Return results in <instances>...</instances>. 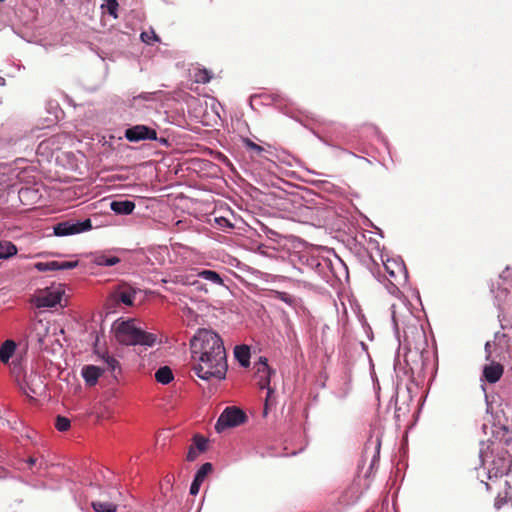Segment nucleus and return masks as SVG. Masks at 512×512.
<instances>
[{
	"label": "nucleus",
	"mask_w": 512,
	"mask_h": 512,
	"mask_svg": "<svg viewBox=\"0 0 512 512\" xmlns=\"http://www.w3.org/2000/svg\"><path fill=\"white\" fill-rule=\"evenodd\" d=\"M202 483L203 481H192V483H190V495H196Z\"/></svg>",
	"instance_id": "nucleus-39"
},
{
	"label": "nucleus",
	"mask_w": 512,
	"mask_h": 512,
	"mask_svg": "<svg viewBox=\"0 0 512 512\" xmlns=\"http://www.w3.org/2000/svg\"><path fill=\"white\" fill-rule=\"evenodd\" d=\"M105 362H107V365H109L110 371H115L119 369V364L117 363V360L113 358L110 354H105Z\"/></svg>",
	"instance_id": "nucleus-35"
},
{
	"label": "nucleus",
	"mask_w": 512,
	"mask_h": 512,
	"mask_svg": "<svg viewBox=\"0 0 512 512\" xmlns=\"http://www.w3.org/2000/svg\"><path fill=\"white\" fill-rule=\"evenodd\" d=\"M47 324L42 320L33 324V331L31 335V342L37 341L40 344L39 349H48V343L52 342V336L47 334Z\"/></svg>",
	"instance_id": "nucleus-14"
},
{
	"label": "nucleus",
	"mask_w": 512,
	"mask_h": 512,
	"mask_svg": "<svg viewBox=\"0 0 512 512\" xmlns=\"http://www.w3.org/2000/svg\"><path fill=\"white\" fill-rule=\"evenodd\" d=\"M489 448L488 442L481 441V448H479V461H481V465H484L486 458H488Z\"/></svg>",
	"instance_id": "nucleus-32"
},
{
	"label": "nucleus",
	"mask_w": 512,
	"mask_h": 512,
	"mask_svg": "<svg viewBox=\"0 0 512 512\" xmlns=\"http://www.w3.org/2000/svg\"><path fill=\"white\" fill-rule=\"evenodd\" d=\"M77 261H49L37 262L34 267L40 272L73 269L77 267Z\"/></svg>",
	"instance_id": "nucleus-16"
},
{
	"label": "nucleus",
	"mask_w": 512,
	"mask_h": 512,
	"mask_svg": "<svg viewBox=\"0 0 512 512\" xmlns=\"http://www.w3.org/2000/svg\"><path fill=\"white\" fill-rule=\"evenodd\" d=\"M344 385H346V386H347V382H346V383H344ZM346 394H347V387H346V388H344V390H342V392H341V393H339V397H343V396H345Z\"/></svg>",
	"instance_id": "nucleus-46"
},
{
	"label": "nucleus",
	"mask_w": 512,
	"mask_h": 512,
	"mask_svg": "<svg viewBox=\"0 0 512 512\" xmlns=\"http://www.w3.org/2000/svg\"><path fill=\"white\" fill-rule=\"evenodd\" d=\"M194 445H196V450L203 452L207 448V440L201 436H196L194 437Z\"/></svg>",
	"instance_id": "nucleus-34"
},
{
	"label": "nucleus",
	"mask_w": 512,
	"mask_h": 512,
	"mask_svg": "<svg viewBox=\"0 0 512 512\" xmlns=\"http://www.w3.org/2000/svg\"><path fill=\"white\" fill-rule=\"evenodd\" d=\"M244 143H245V146L253 151H255L256 153L260 154L263 152V148L261 146H259L258 144L254 143L253 141H251L250 139H245L244 140Z\"/></svg>",
	"instance_id": "nucleus-36"
},
{
	"label": "nucleus",
	"mask_w": 512,
	"mask_h": 512,
	"mask_svg": "<svg viewBox=\"0 0 512 512\" xmlns=\"http://www.w3.org/2000/svg\"><path fill=\"white\" fill-rule=\"evenodd\" d=\"M500 277L504 280H509L510 278L512 279V268L510 267H507L503 272L502 274L500 275Z\"/></svg>",
	"instance_id": "nucleus-41"
},
{
	"label": "nucleus",
	"mask_w": 512,
	"mask_h": 512,
	"mask_svg": "<svg viewBox=\"0 0 512 512\" xmlns=\"http://www.w3.org/2000/svg\"><path fill=\"white\" fill-rule=\"evenodd\" d=\"M408 412V406H396V420H400L401 418L404 417V415H406V413Z\"/></svg>",
	"instance_id": "nucleus-38"
},
{
	"label": "nucleus",
	"mask_w": 512,
	"mask_h": 512,
	"mask_svg": "<svg viewBox=\"0 0 512 512\" xmlns=\"http://www.w3.org/2000/svg\"><path fill=\"white\" fill-rule=\"evenodd\" d=\"M17 247L10 241H0V259H8L17 254Z\"/></svg>",
	"instance_id": "nucleus-22"
},
{
	"label": "nucleus",
	"mask_w": 512,
	"mask_h": 512,
	"mask_svg": "<svg viewBox=\"0 0 512 512\" xmlns=\"http://www.w3.org/2000/svg\"><path fill=\"white\" fill-rule=\"evenodd\" d=\"M245 422V414L237 407H226L223 413L219 415L215 423V431L221 433L227 428H234Z\"/></svg>",
	"instance_id": "nucleus-8"
},
{
	"label": "nucleus",
	"mask_w": 512,
	"mask_h": 512,
	"mask_svg": "<svg viewBox=\"0 0 512 512\" xmlns=\"http://www.w3.org/2000/svg\"><path fill=\"white\" fill-rule=\"evenodd\" d=\"M190 347L192 352H215L220 349L225 352L220 336L208 329H199L190 340Z\"/></svg>",
	"instance_id": "nucleus-5"
},
{
	"label": "nucleus",
	"mask_w": 512,
	"mask_h": 512,
	"mask_svg": "<svg viewBox=\"0 0 512 512\" xmlns=\"http://www.w3.org/2000/svg\"><path fill=\"white\" fill-rule=\"evenodd\" d=\"M364 330H365L367 339L371 342L372 341V336L370 335V333L368 332V330L365 327H364Z\"/></svg>",
	"instance_id": "nucleus-47"
},
{
	"label": "nucleus",
	"mask_w": 512,
	"mask_h": 512,
	"mask_svg": "<svg viewBox=\"0 0 512 512\" xmlns=\"http://www.w3.org/2000/svg\"><path fill=\"white\" fill-rule=\"evenodd\" d=\"M92 228V224L90 219H86L84 221H64L58 223L54 227V234L56 236H68L74 235L78 233H82L85 231H89Z\"/></svg>",
	"instance_id": "nucleus-9"
},
{
	"label": "nucleus",
	"mask_w": 512,
	"mask_h": 512,
	"mask_svg": "<svg viewBox=\"0 0 512 512\" xmlns=\"http://www.w3.org/2000/svg\"><path fill=\"white\" fill-rule=\"evenodd\" d=\"M140 38L144 43H147V44H152L155 41H159L158 36L156 35V33L153 30L142 32L140 35Z\"/></svg>",
	"instance_id": "nucleus-30"
},
{
	"label": "nucleus",
	"mask_w": 512,
	"mask_h": 512,
	"mask_svg": "<svg viewBox=\"0 0 512 512\" xmlns=\"http://www.w3.org/2000/svg\"><path fill=\"white\" fill-rule=\"evenodd\" d=\"M489 347H490V343H489V342H487V343H486V345H485L486 350H488V349H489Z\"/></svg>",
	"instance_id": "nucleus-49"
},
{
	"label": "nucleus",
	"mask_w": 512,
	"mask_h": 512,
	"mask_svg": "<svg viewBox=\"0 0 512 512\" xmlns=\"http://www.w3.org/2000/svg\"><path fill=\"white\" fill-rule=\"evenodd\" d=\"M64 295L61 285L49 287L37 292L33 298L34 305L38 308H50L59 304Z\"/></svg>",
	"instance_id": "nucleus-7"
},
{
	"label": "nucleus",
	"mask_w": 512,
	"mask_h": 512,
	"mask_svg": "<svg viewBox=\"0 0 512 512\" xmlns=\"http://www.w3.org/2000/svg\"><path fill=\"white\" fill-rule=\"evenodd\" d=\"M17 344L14 340H6L0 347L1 353L15 352Z\"/></svg>",
	"instance_id": "nucleus-31"
},
{
	"label": "nucleus",
	"mask_w": 512,
	"mask_h": 512,
	"mask_svg": "<svg viewBox=\"0 0 512 512\" xmlns=\"http://www.w3.org/2000/svg\"><path fill=\"white\" fill-rule=\"evenodd\" d=\"M111 332L115 340L124 345H140L143 347H153L157 342V337L145 332L136 319L119 318L115 320L111 327Z\"/></svg>",
	"instance_id": "nucleus-2"
},
{
	"label": "nucleus",
	"mask_w": 512,
	"mask_h": 512,
	"mask_svg": "<svg viewBox=\"0 0 512 512\" xmlns=\"http://www.w3.org/2000/svg\"><path fill=\"white\" fill-rule=\"evenodd\" d=\"M26 354H0V362L10 367L15 377L26 375Z\"/></svg>",
	"instance_id": "nucleus-11"
},
{
	"label": "nucleus",
	"mask_w": 512,
	"mask_h": 512,
	"mask_svg": "<svg viewBox=\"0 0 512 512\" xmlns=\"http://www.w3.org/2000/svg\"><path fill=\"white\" fill-rule=\"evenodd\" d=\"M234 357H236V360L240 362V365L242 367L247 368L248 367V361L250 360V354H234Z\"/></svg>",
	"instance_id": "nucleus-37"
},
{
	"label": "nucleus",
	"mask_w": 512,
	"mask_h": 512,
	"mask_svg": "<svg viewBox=\"0 0 512 512\" xmlns=\"http://www.w3.org/2000/svg\"><path fill=\"white\" fill-rule=\"evenodd\" d=\"M195 457H197V454L195 453V450L190 447V449H188V454H186V459H188V461H193L195 460Z\"/></svg>",
	"instance_id": "nucleus-43"
},
{
	"label": "nucleus",
	"mask_w": 512,
	"mask_h": 512,
	"mask_svg": "<svg viewBox=\"0 0 512 512\" xmlns=\"http://www.w3.org/2000/svg\"><path fill=\"white\" fill-rule=\"evenodd\" d=\"M92 262L98 266H114L120 262V259L107 254H95Z\"/></svg>",
	"instance_id": "nucleus-21"
},
{
	"label": "nucleus",
	"mask_w": 512,
	"mask_h": 512,
	"mask_svg": "<svg viewBox=\"0 0 512 512\" xmlns=\"http://www.w3.org/2000/svg\"><path fill=\"white\" fill-rule=\"evenodd\" d=\"M384 268L389 276V281L394 287L406 282L407 272L403 262L400 260L387 259L384 262Z\"/></svg>",
	"instance_id": "nucleus-10"
},
{
	"label": "nucleus",
	"mask_w": 512,
	"mask_h": 512,
	"mask_svg": "<svg viewBox=\"0 0 512 512\" xmlns=\"http://www.w3.org/2000/svg\"><path fill=\"white\" fill-rule=\"evenodd\" d=\"M503 503H505V499L501 497L496 498V501H494V508L500 509L503 506Z\"/></svg>",
	"instance_id": "nucleus-44"
},
{
	"label": "nucleus",
	"mask_w": 512,
	"mask_h": 512,
	"mask_svg": "<svg viewBox=\"0 0 512 512\" xmlns=\"http://www.w3.org/2000/svg\"><path fill=\"white\" fill-rule=\"evenodd\" d=\"M436 354H396L394 357V372L399 380L407 379L411 382L407 385V392L412 386L423 380L431 366L437 361Z\"/></svg>",
	"instance_id": "nucleus-1"
},
{
	"label": "nucleus",
	"mask_w": 512,
	"mask_h": 512,
	"mask_svg": "<svg viewBox=\"0 0 512 512\" xmlns=\"http://www.w3.org/2000/svg\"><path fill=\"white\" fill-rule=\"evenodd\" d=\"M110 208L116 214L129 215L135 209V203L129 200L112 201Z\"/></svg>",
	"instance_id": "nucleus-19"
},
{
	"label": "nucleus",
	"mask_w": 512,
	"mask_h": 512,
	"mask_svg": "<svg viewBox=\"0 0 512 512\" xmlns=\"http://www.w3.org/2000/svg\"><path fill=\"white\" fill-rule=\"evenodd\" d=\"M102 375V369L94 365L82 367V378L86 381V386L92 387L96 385L98 378Z\"/></svg>",
	"instance_id": "nucleus-18"
},
{
	"label": "nucleus",
	"mask_w": 512,
	"mask_h": 512,
	"mask_svg": "<svg viewBox=\"0 0 512 512\" xmlns=\"http://www.w3.org/2000/svg\"><path fill=\"white\" fill-rule=\"evenodd\" d=\"M359 345H360L361 349L364 350V351H368L369 349H371L369 344L366 343L364 340H360L359 341Z\"/></svg>",
	"instance_id": "nucleus-45"
},
{
	"label": "nucleus",
	"mask_w": 512,
	"mask_h": 512,
	"mask_svg": "<svg viewBox=\"0 0 512 512\" xmlns=\"http://www.w3.org/2000/svg\"><path fill=\"white\" fill-rule=\"evenodd\" d=\"M92 508L95 512H115V505L109 502L94 501Z\"/></svg>",
	"instance_id": "nucleus-27"
},
{
	"label": "nucleus",
	"mask_w": 512,
	"mask_h": 512,
	"mask_svg": "<svg viewBox=\"0 0 512 512\" xmlns=\"http://www.w3.org/2000/svg\"><path fill=\"white\" fill-rule=\"evenodd\" d=\"M380 445H381V444L379 443V439H377V450H379V446H380Z\"/></svg>",
	"instance_id": "nucleus-50"
},
{
	"label": "nucleus",
	"mask_w": 512,
	"mask_h": 512,
	"mask_svg": "<svg viewBox=\"0 0 512 512\" xmlns=\"http://www.w3.org/2000/svg\"><path fill=\"white\" fill-rule=\"evenodd\" d=\"M211 76L207 70H200L195 74V81L198 83H207Z\"/></svg>",
	"instance_id": "nucleus-33"
},
{
	"label": "nucleus",
	"mask_w": 512,
	"mask_h": 512,
	"mask_svg": "<svg viewBox=\"0 0 512 512\" xmlns=\"http://www.w3.org/2000/svg\"><path fill=\"white\" fill-rule=\"evenodd\" d=\"M233 352H250V347L246 344L236 345Z\"/></svg>",
	"instance_id": "nucleus-42"
},
{
	"label": "nucleus",
	"mask_w": 512,
	"mask_h": 512,
	"mask_svg": "<svg viewBox=\"0 0 512 512\" xmlns=\"http://www.w3.org/2000/svg\"><path fill=\"white\" fill-rule=\"evenodd\" d=\"M104 3L101 5V8L107 12L109 15H111L113 18H117L118 17V14H117V11H118V7H119V4L117 2V0H103Z\"/></svg>",
	"instance_id": "nucleus-26"
},
{
	"label": "nucleus",
	"mask_w": 512,
	"mask_h": 512,
	"mask_svg": "<svg viewBox=\"0 0 512 512\" xmlns=\"http://www.w3.org/2000/svg\"><path fill=\"white\" fill-rule=\"evenodd\" d=\"M273 373V370L267 366V359L265 357H259V360L255 362V376L257 378L261 379V382H259V386H261V389H266V399H269V395H271V388H269V377H271V374Z\"/></svg>",
	"instance_id": "nucleus-13"
},
{
	"label": "nucleus",
	"mask_w": 512,
	"mask_h": 512,
	"mask_svg": "<svg viewBox=\"0 0 512 512\" xmlns=\"http://www.w3.org/2000/svg\"><path fill=\"white\" fill-rule=\"evenodd\" d=\"M501 375H503V367L501 364L493 361L483 366V380L494 384L501 378Z\"/></svg>",
	"instance_id": "nucleus-17"
},
{
	"label": "nucleus",
	"mask_w": 512,
	"mask_h": 512,
	"mask_svg": "<svg viewBox=\"0 0 512 512\" xmlns=\"http://www.w3.org/2000/svg\"><path fill=\"white\" fill-rule=\"evenodd\" d=\"M500 293L506 295L507 294V288H504Z\"/></svg>",
	"instance_id": "nucleus-48"
},
{
	"label": "nucleus",
	"mask_w": 512,
	"mask_h": 512,
	"mask_svg": "<svg viewBox=\"0 0 512 512\" xmlns=\"http://www.w3.org/2000/svg\"><path fill=\"white\" fill-rule=\"evenodd\" d=\"M225 369V354H200L198 362L192 367L194 374L202 380L224 379Z\"/></svg>",
	"instance_id": "nucleus-4"
},
{
	"label": "nucleus",
	"mask_w": 512,
	"mask_h": 512,
	"mask_svg": "<svg viewBox=\"0 0 512 512\" xmlns=\"http://www.w3.org/2000/svg\"><path fill=\"white\" fill-rule=\"evenodd\" d=\"M154 379H156V382L167 386L174 378L172 377V371H170V368L168 366H163L154 372Z\"/></svg>",
	"instance_id": "nucleus-20"
},
{
	"label": "nucleus",
	"mask_w": 512,
	"mask_h": 512,
	"mask_svg": "<svg viewBox=\"0 0 512 512\" xmlns=\"http://www.w3.org/2000/svg\"><path fill=\"white\" fill-rule=\"evenodd\" d=\"M212 471V464L209 462H206L198 468V471H196V474H194V479L192 481H198L203 482L205 481V478H207V475Z\"/></svg>",
	"instance_id": "nucleus-25"
},
{
	"label": "nucleus",
	"mask_w": 512,
	"mask_h": 512,
	"mask_svg": "<svg viewBox=\"0 0 512 512\" xmlns=\"http://www.w3.org/2000/svg\"><path fill=\"white\" fill-rule=\"evenodd\" d=\"M125 137L130 142H138L141 140H156L157 133L145 125H136L125 131Z\"/></svg>",
	"instance_id": "nucleus-12"
},
{
	"label": "nucleus",
	"mask_w": 512,
	"mask_h": 512,
	"mask_svg": "<svg viewBox=\"0 0 512 512\" xmlns=\"http://www.w3.org/2000/svg\"><path fill=\"white\" fill-rule=\"evenodd\" d=\"M509 472V455L506 456H498L493 459V464L489 467V471H487V475H489V479L499 478L504 475H507Z\"/></svg>",
	"instance_id": "nucleus-15"
},
{
	"label": "nucleus",
	"mask_w": 512,
	"mask_h": 512,
	"mask_svg": "<svg viewBox=\"0 0 512 512\" xmlns=\"http://www.w3.org/2000/svg\"><path fill=\"white\" fill-rule=\"evenodd\" d=\"M135 298V292L130 288L121 289L116 293V299L125 305H132Z\"/></svg>",
	"instance_id": "nucleus-23"
},
{
	"label": "nucleus",
	"mask_w": 512,
	"mask_h": 512,
	"mask_svg": "<svg viewBox=\"0 0 512 512\" xmlns=\"http://www.w3.org/2000/svg\"><path fill=\"white\" fill-rule=\"evenodd\" d=\"M15 379H17L19 389L31 399L40 397L45 393V382H43V378L32 372L30 375H21L20 377H15Z\"/></svg>",
	"instance_id": "nucleus-6"
},
{
	"label": "nucleus",
	"mask_w": 512,
	"mask_h": 512,
	"mask_svg": "<svg viewBox=\"0 0 512 512\" xmlns=\"http://www.w3.org/2000/svg\"><path fill=\"white\" fill-rule=\"evenodd\" d=\"M197 275L202 278V279H205L213 284H216V285H223V280L221 278V276L215 272V271H212V270H201L197 273Z\"/></svg>",
	"instance_id": "nucleus-24"
},
{
	"label": "nucleus",
	"mask_w": 512,
	"mask_h": 512,
	"mask_svg": "<svg viewBox=\"0 0 512 512\" xmlns=\"http://www.w3.org/2000/svg\"><path fill=\"white\" fill-rule=\"evenodd\" d=\"M51 350H52V352H55L57 350V348L56 347H52Z\"/></svg>",
	"instance_id": "nucleus-51"
},
{
	"label": "nucleus",
	"mask_w": 512,
	"mask_h": 512,
	"mask_svg": "<svg viewBox=\"0 0 512 512\" xmlns=\"http://www.w3.org/2000/svg\"><path fill=\"white\" fill-rule=\"evenodd\" d=\"M407 314L400 318L396 310L392 311V319L395 329L399 332L400 328L403 330L405 349L408 352H424L425 348L422 347L425 334L421 327L419 320L406 308Z\"/></svg>",
	"instance_id": "nucleus-3"
},
{
	"label": "nucleus",
	"mask_w": 512,
	"mask_h": 512,
	"mask_svg": "<svg viewBox=\"0 0 512 512\" xmlns=\"http://www.w3.org/2000/svg\"><path fill=\"white\" fill-rule=\"evenodd\" d=\"M70 428V420L63 416L55 418V429L59 432L67 431Z\"/></svg>",
	"instance_id": "nucleus-29"
},
{
	"label": "nucleus",
	"mask_w": 512,
	"mask_h": 512,
	"mask_svg": "<svg viewBox=\"0 0 512 512\" xmlns=\"http://www.w3.org/2000/svg\"><path fill=\"white\" fill-rule=\"evenodd\" d=\"M27 465H29L31 468L36 467L38 470H42L47 468V461H45L42 456H31L27 458Z\"/></svg>",
	"instance_id": "nucleus-28"
},
{
	"label": "nucleus",
	"mask_w": 512,
	"mask_h": 512,
	"mask_svg": "<svg viewBox=\"0 0 512 512\" xmlns=\"http://www.w3.org/2000/svg\"><path fill=\"white\" fill-rule=\"evenodd\" d=\"M277 298L280 299L283 302H286L287 304L292 303V298L289 294L285 292H276Z\"/></svg>",
	"instance_id": "nucleus-40"
}]
</instances>
